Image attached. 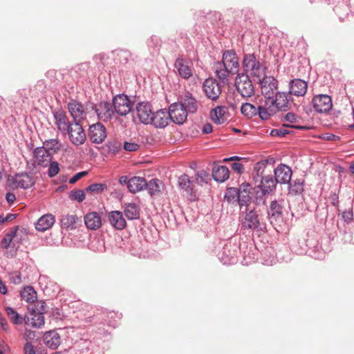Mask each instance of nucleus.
Masks as SVG:
<instances>
[{
  "label": "nucleus",
  "instance_id": "19",
  "mask_svg": "<svg viewBox=\"0 0 354 354\" xmlns=\"http://www.w3.org/2000/svg\"><path fill=\"white\" fill-rule=\"evenodd\" d=\"M313 108L318 113H326L332 108V100L327 95H318L313 99Z\"/></svg>",
  "mask_w": 354,
  "mask_h": 354
},
{
  "label": "nucleus",
  "instance_id": "28",
  "mask_svg": "<svg viewBox=\"0 0 354 354\" xmlns=\"http://www.w3.org/2000/svg\"><path fill=\"white\" fill-rule=\"evenodd\" d=\"M53 115L57 129L63 133H65L70 128L71 123L68 121L66 113L63 111H57Z\"/></svg>",
  "mask_w": 354,
  "mask_h": 354
},
{
  "label": "nucleus",
  "instance_id": "33",
  "mask_svg": "<svg viewBox=\"0 0 354 354\" xmlns=\"http://www.w3.org/2000/svg\"><path fill=\"white\" fill-rule=\"evenodd\" d=\"M147 181L145 178L134 176L129 179L128 189L131 193H136L145 188Z\"/></svg>",
  "mask_w": 354,
  "mask_h": 354
},
{
  "label": "nucleus",
  "instance_id": "64",
  "mask_svg": "<svg viewBox=\"0 0 354 354\" xmlns=\"http://www.w3.org/2000/svg\"><path fill=\"white\" fill-rule=\"evenodd\" d=\"M6 198L8 203L11 204L13 203L14 201L16 200V196L14 194L8 192L6 195Z\"/></svg>",
  "mask_w": 354,
  "mask_h": 354
},
{
  "label": "nucleus",
  "instance_id": "45",
  "mask_svg": "<svg viewBox=\"0 0 354 354\" xmlns=\"http://www.w3.org/2000/svg\"><path fill=\"white\" fill-rule=\"evenodd\" d=\"M288 127L296 128V129H302L303 128L302 127H297V126H294V125L290 126V125L283 124V127H281V128L274 129L271 130L270 136H274H274L281 137V138L284 137L286 135L290 133V131L287 129ZM305 128L308 129V127H305Z\"/></svg>",
  "mask_w": 354,
  "mask_h": 354
},
{
  "label": "nucleus",
  "instance_id": "6",
  "mask_svg": "<svg viewBox=\"0 0 354 354\" xmlns=\"http://www.w3.org/2000/svg\"><path fill=\"white\" fill-rule=\"evenodd\" d=\"M239 251V245L230 240L224 245L222 250L218 254V256L220 261L224 265L234 264L236 262Z\"/></svg>",
  "mask_w": 354,
  "mask_h": 354
},
{
  "label": "nucleus",
  "instance_id": "48",
  "mask_svg": "<svg viewBox=\"0 0 354 354\" xmlns=\"http://www.w3.org/2000/svg\"><path fill=\"white\" fill-rule=\"evenodd\" d=\"M107 189V185L105 183H93L86 188V192L101 193Z\"/></svg>",
  "mask_w": 354,
  "mask_h": 354
},
{
  "label": "nucleus",
  "instance_id": "5",
  "mask_svg": "<svg viewBox=\"0 0 354 354\" xmlns=\"http://www.w3.org/2000/svg\"><path fill=\"white\" fill-rule=\"evenodd\" d=\"M261 104L258 105H254L251 103L243 104L241 108V113L248 118L258 115L262 120H268L269 115L268 110L266 109L265 100H261Z\"/></svg>",
  "mask_w": 354,
  "mask_h": 354
},
{
  "label": "nucleus",
  "instance_id": "44",
  "mask_svg": "<svg viewBox=\"0 0 354 354\" xmlns=\"http://www.w3.org/2000/svg\"><path fill=\"white\" fill-rule=\"evenodd\" d=\"M41 147L46 149L48 152L52 151L53 152L56 153L60 150L62 144L60 140L57 138L48 139L43 142V146Z\"/></svg>",
  "mask_w": 354,
  "mask_h": 354
},
{
  "label": "nucleus",
  "instance_id": "36",
  "mask_svg": "<svg viewBox=\"0 0 354 354\" xmlns=\"http://www.w3.org/2000/svg\"><path fill=\"white\" fill-rule=\"evenodd\" d=\"M226 107L219 106L212 109L210 113L211 119L216 124H223L226 120L225 114L226 113Z\"/></svg>",
  "mask_w": 354,
  "mask_h": 354
},
{
  "label": "nucleus",
  "instance_id": "47",
  "mask_svg": "<svg viewBox=\"0 0 354 354\" xmlns=\"http://www.w3.org/2000/svg\"><path fill=\"white\" fill-rule=\"evenodd\" d=\"M68 197L71 201L81 203L85 199V194L82 189H74L70 192Z\"/></svg>",
  "mask_w": 354,
  "mask_h": 354
},
{
  "label": "nucleus",
  "instance_id": "56",
  "mask_svg": "<svg viewBox=\"0 0 354 354\" xmlns=\"http://www.w3.org/2000/svg\"><path fill=\"white\" fill-rule=\"evenodd\" d=\"M124 149L127 151H136L138 149L139 145L136 142H125Z\"/></svg>",
  "mask_w": 354,
  "mask_h": 354
},
{
  "label": "nucleus",
  "instance_id": "4",
  "mask_svg": "<svg viewBox=\"0 0 354 354\" xmlns=\"http://www.w3.org/2000/svg\"><path fill=\"white\" fill-rule=\"evenodd\" d=\"M239 222L243 230L262 232L266 230V224L261 221L257 212L253 208H245L240 212Z\"/></svg>",
  "mask_w": 354,
  "mask_h": 354
},
{
  "label": "nucleus",
  "instance_id": "29",
  "mask_svg": "<svg viewBox=\"0 0 354 354\" xmlns=\"http://www.w3.org/2000/svg\"><path fill=\"white\" fill-rule=\"evenodd\" d=\"M44 343L51 349L57 348L60 343L61 339L59 333L55 330H50L43 335Z\"/></svg>",
  "mask_w": 354,
  "mask_h": 354
},
{
  "label": "nucleus",
  "instance_id": "21",
  "mask_svg": "<svg viewBox=\"0 0 354 354\" xmlns=\"http://www.w3.org/2000/svg\"><path fill=\"white\" fill-rule=\"evenodd\" d=\"M178 102L187 113H194L197 111L198 102L193 95L189 92L185 93L178 98Z\"/></svg>",
  "mask_w": 354,
  "mask_h": 354
},
{
  "label": "nucleus",
  "instance_id": "3",
  "mask_svg": "<svg viewBox=\"0 0 354 354\" xmlns=\"http://www.w3.org/2000/svg\"><path fill=\"white\" fill-rule=\"evenodd\" d=\"M242 67L243 73L250 75L253 77H257L260 80L266 75L267 68L260 61V58L255 53L245 54L242 61Z\"/></svg>",
  "mask_w": 354,
  "mask_h": 354
},
{
  "label": "nucleus",
  "instance_id": "8",
  "mask_svg": "<svg viewBox=\"0 0 354 354\" xmlns=\"http://www.w3.org/2000/svg\"><path fill=\"white\" fill-rule=\"evenodd\" d=\"M133 103L127 95L119 94L115 95L112 100V106L114 113L124 116L132 110Z\"/></svg>",
  "mask_w": 354,
  "mask_h": 354
},
{
  "label": "nucleus",
  "instance_id": "2",
  "mask_svg": "<svg viewBox=\"0 0 354 354\" xmlns=\"http://www.w3.org/2000/svg\"><path fill=\"white\" fill-rule=\"evenodd\" d=\"M265 102L270 118L278 111H289L291 109L293 99L288 92L278 91L272 99L265 100Z\"/></svg>",
  "mask_w": 354,
  "mask_h": 354
},
{
  "label": "nucleus",
  "instance_id": "59",
  "mask_svg": "<svg viewBox=\"0 0 354 354\" xmlns=\"http://www.w3.org/2000/svg\"><path fill=\"white\" fill-rule=\"evenodd\" d=\"M87 174V171H81L75 174L73 177L69 179V183L74 184L78 180Z\"/></svg>",
  "mask_w": 354,
  "mask_h": 354
},
{
  "label": "nucleus",
  "instance_id": "17",
  "mask_svg": "<svg viewBox=\"0 0 354 354\" xmlns=\"http://www.w3.org/2000/svg\"><path fill=\"white\" fill-rule=\"evenodd\" d=\"M68 109L74 122H80L86 117V108L84 104L76 100H71L68 104Z\"/></svg>",
  "mask_w": 354,
  "mask_h": 354
},
{
  "label": "nucleus",
  "instance_id": "50",
  "mask_svg": "<svg viewBox=\"0 0 354 354\" xmlns=\"http://www.w3.org/2000/svg\"><path fill=\"white\" fill-rule=\"evenodd\" d=\"M117 57L121 64H127L131 57V53L127 50H119L117 51Z\"/></svg>",
  "mask_w": 354,
  "mask_h": 354
},
{
  "label": "nucleus",
  "instance_id": "30",
  "mask_svg": "<svg viewBox=\"0 0 354 354\" xmlns=\"http://www.w3.org/2000/svg\"><path fill=\"white\" fill-rule=\"evenodd\" d=\"M55 216L51 214H46L41 216L35 223V229L39 232H44L54 225Z\"/></svg>",
  "mask_w": 354,
  "mask_h": 354
},
{
  "label": "nucleus",
  "instance_id": "31",
  "mask_svg": "<svg viewBox=\"0 0 354 354\" xmlns=\"http://www.w3.org/2000/svg\"><path fill=\"white\" fill-rule=\"evenodd\" d=\"M277 183L276 180H274L271 175H267L261 176V178L256 185L268 194H272L275 191Z\"/></svg>",
  "mask_w": 354,
  "mask_h": 354
},
{
  "label": "nucleus",
  "instance_id": "37",
  "mask_svg": "<svg viewBox=\"0 0 354 354\" xmlns=\"http://www.w3.org/2000/svg\"><path fill=\"white\" fill-rule=\"evenodd\" d=\"M178 185L188 196L193 195V182L187 174H183L178 178Z\"/></svg>",
  "mask_w": 354,
  "mask_h": 354
},
{
  "label": "nucleus",
  "instance_id": "18",
  "mask_svg": "<svg viewBox=\"0 0 354 354\" xmlns=\"http://www.w3.org/2000/svg\"><path fill=\"white\" fill-rule=\"evenodd\" d=\"M44 302H41V309L38 313H35V310L31 312L30 316H26L24 319V324L30 325L34 328H40L44 325L45 319L44 316Z\"/></svg>",
  "mask_w": 354,
  "mask_h": 354
},
{
  "label": "nucleus",
  "instance_id": "62",
  "mask_svg": "<svg viewBox=\"0 0 354 354\" xmlns=\"http://www.w3.org/2000/svg\"><path fill=\"white\" fill-rule=\"evenodd\" d=\"M212 131V126L210 123H206L202 128V132L204 134H209Z\"/></svg>",
  "mask_w": 354,
  "mask_h": 354
},
{
  "label": "nucleus",
  "instance_id": "55",
  "mask_svg": "<svg viewBox=\"0 0 354 354\" xmlns=\"http://www.w3.org/2000/svg\"><path fill=\"white\" fill-rule=\"evenodd\" d=\"M342 218L346 223H350L353 219V212L352 210L344 211L342 214Z\"/></svg>",
  "mask_w": 354,
  "mask_h": 354
},
{
  "label": "nucleus",
  "instance_id": "60",
  "mask_svg": "<svg viewBox=\"0 0 354 354\" xmlns=\"http://www.w3.org/2000/svg\"><path fill=\"white\" fill-rule=\"evenodd\" d=\"M232 169L237 174H242L244 171V167L242 164L239 162H234L231 165Z\"/></svg>",
  "mask_w": 354,
  "mask_h": 354
},
{
  "label": "nucleus",
  "instance_id": "40",
  "mask_svg": "<svg viewBox=\"0 0 354 354\" xmlns=\"http://www.w3.org/2000/svg\"><path fill=\"white\" fill-rule=\"evenodd\" d=\"M124 213L129 220L138 219L140 216V208L134 203H128L124 206Z\"/></svg>",
  "mask_w": 354,
  "mask_h": 354
},
{
  "label": "nucleus",
  "instance_id": "7",
  "mask_svg": "<svg viewBox=\"0 0 354 354\" xmlns=\"http://www.w3.org/2000/svg\"><path fill=\"white\" fill-rule=\"evenodd\" d=\"M235 86L238 92L243 97H250L254 93V86L249 75L245 73H238L235 78Z\"/></svg>",
  "mask_w": 354,
  "mask_h": 354
},
{
  "label": "nucleus",
  "instance_id": "63",
  "mask_svg": "<svg viewBox=\"0 0 354 354\" xmlns=\"http://www.w3.org/2000/svg\"><path fill=\"white\" fill-rule=\"evenodd\" d=\"M285 120H286V121L291 122V123L295 122H296V115L293 113L288 112L285 115Z\"/></svg>",
  "mask_w": 354,
  "mask_h": 354
},
{
  "label": "nucleus",
  "instance_id": "24",
  "mask_svg": "<svg viewBox=\"0 0 354 354\" xmlns=\"http://www.w3.org/2000/svg\"><path fill=\"white\" fill-rule=\"evenodd\" d=\"M174 66L179 75L183 79H189L193 75L192 68L189 66V62L182 57L176 59Z\"/></svg>",
  "mask_w": 354,
  "mask_h": 354
},
{
  "label": "nucleus",
  "instance_id": "9",
  "mask_svg": "<svg viewBox=\"0 0 354 354\" xmlns=\"http://www.w3.org/2000/svg\"><path fill=\"white\" fill-rule=\"evenodd\" d=\"M261 84V94L264 100L272 99L277 93L278 81L272 76L264 75L259 80Z\"/></svg>",
  "mask_w": 354,
  "mask_h": 354
},
{
  "label": "nucleus",
  "instance_id": "15",
  "mask_svg": "<svg viewBox=\"0 0 354 354\" xmlns=\"http://www.w3.org/2000/svg\"><path fill=\"white\" fill-rule=\"evenodd\" d=\"M308 82L301 79L295 78L290 81L288 84V93L296 97L304 96L308 90Z\"/></svg>",
  "mask_w": 354,
  "mask_h": 354
},
{
  "label": "nucleus",
  "instance_id": "43",
  "mask_svg": "<svg viewBox=\"0 0 354 354\" xmlns=\"http://www.w3.org/2000/svg\"><path fill=\"white\" fill-rule=\"evenodd\" d=\"M5 310L10 321L14 324L19 325L24 322L25 317L21 316L14 308L6 307Z\"/></svg>",
  "mask_w": 354,
  "mask_h": 354
},
{
  "label": "nucleus",
  "instance_id": "27",
  "mask_svg": "<svg viewBox=\"0 0 354 354\" xmlns=\"http://www.w3.org/2000/svg\"><path fill=\"white\" fill-rule=\"evenodd\" d=\"M84 223L88 229L95 230L102 225L101 216L95 212H88L84 216Z\"/></svg>",
  "mask_w": 354,
  "mask_h": 354
},
{
  "label": "nucleus",
  "instance_id": "52",
  "mask_svg": "<svg viewBox=\"0 0 354 354\" xmlns=\"http://www.w3.org/2000/svg\"><path fill=\"white\" fill-rule=\"evenodd\" d=\"M109 150L114 153L118 152L121 149V143L115 140L109 141L106 145Z\"/></svg>",
  "mask_w": 354,
  "mask_h": 354
},
{
  "label": "nucleus",
  "instance_id": "54",
  "mask_svg": "<svg viewBox=\"0 0 354 354\" xmlns=\"http://www.w3.org/2000/svg\"><path fill=\"white\" fill-rule=\"evenodd\" d=\"M239 192V190H238L236 188H229L227 191L225 198L230 201L231 199L234 198L235 196L237 197Z\"/></svg>",
  "mask_w": 354,
  "mask_h": 354
},
{
  "label": "nucleus",
  "instance_id": "22",
  "mask_svg": "<svg viewBox=\"0 0 354 354\" xmlns=\"http://www.w3.org/2000/svg\"><path fill=\"white\" fill-rule=\"evenodd\" d=\"M95 112L99 119L103 121H108L114 115V111L112 104L104 101L95 106Z\"/></svg>",
  "mask_w": 354,
  "mask_h": 354
},
{
  "label": "nucleus",
  "instance_id": "35",
  "mask_svg": "<svg viewBox=\"0 0 354 354\" xmlns=\"http://www.w3.org/2000/svg\"><path fill=\"white\" fill-rule=\"evenodd\" d=\"M212 177L217 182H225L230 176L229 169L225 166L215 167L212 169Z\"/></svg>",
  "mask_w": 354,
  "mask_h": 354
},
{
  "label": "nucleus",
  "instance_id": "53",
  "mask_svg": "<svg viewBox=\"0 0 354 354\" xmlns=\"http://www.w3.org/2000/svg\"><path fill=\"white\" fill-rule=\"evenodd\" d=\"M290 189L291 192L296 194L300 193L303 191V182L298 180L294 184H290Z\"/></svg>",
  "mask_w": 354,
  "mask_h": 354
},
{
  "label": "nucleus",
  "instance_id": "14",
  "mask_svg": "<svg viewBox=\"0 0 354 354\" xmlns=\"http://www.w3.org/2000/svg\"><path fill=\"white\" fill-rule=\"evenodd\" d=\"M88 136L93 143L100 144L106 138V130L101 123L91 125L88 128Z\"/></svg>",
  "mask_w": 354,
  "mask_h": 354
},
{
  "label": "nucleus",
  "instance_id": "39",
  "mask_svg": "<svg viewBox=\"0 0 354 354\" xmlns=\"http://www.w3.org/2000/svg\"><path fill=\"white\" fill-rule=\"evenodd\" d=\"M78 217L75 214H65L61 218V227L66 230H73L76 228V223Z\"/></svg>",
  "mask_w": 354,
  "mask_h": 354
},
{
  "label": "nucleus",
  "instance_id": "41",
  "mask_svg": "<svg viewBox=\"0 0 354 354\" xmlns=\"http://www.w3.org/2000/svg\"><path fill=\"white\" fill-rule=\"evenodd\" d=\"M252 198V197L250 196V193L248 192H243L241 190H239L237 196V200L240 206V212L244 210L245 208H249Z\"/></svg>",
  "mask_w": 354,
  "mask_h": 354
},
{
  "label": "nucleus",
  "instance_id": "46",
  "mask_svg": "<svg viewBox=\"0 0 354 354\" xmlns=\"http://www.w3.org/2000/svg\"><path fill=\"white\" fill-rule=\"evenodd\" d=\"M160 185L161 183L160 180L156 178H153L147 183V185L145 186V188L148 190V192L151 196H153L160 192Z\"/></svg>",
  "mask_w": 354,
  "mask_h": 354
},
{
  "label": "nucleus",
  "instance_id": "42",
  "mask_svg": "<svg viewBox=\"0 0 354 354\" xmlns=\"http://www.w3.org/2000/svg\"><path fill=\"white\" fill-rule=\"evenodd\" d=\"M21 297L26 301L32 303L37 299V292L31 286H27L20 291Z\"/></svg>",
  "mask_w": 354,
  "mask_h": 354
},
{
  "label": "nucleus",
  "instance_id": "57",
  "mask_svg": "<svg viewBox=\"0 0 354 354\" xmlns=\"http://www.w3.org/2000/svg\"><path fill=\"white\" fill-rule=\"evenodd\" d=\"M10 280L15 284H19L21 282V276L19 272H13L10 274Z\"/></svg>",
  "mask_w": 354,
  "mask_h": 354
},
{
  "label": "nucleus",
  "instance_id": "10",
  "mask_svg": "<svg viewBox=\"0 0 354 354\" xmlns=\"http://www.w3.org/2000/svg\"><path fill=\"white\" fill-rule=\"evenodd\" d=\"M70 141L76 146L84 143L86 136L82 125L77 122L71 123V127L66 132Z\"/></svg>",
  "mask_w": 354,
  "mask_h": 354
},
{
  "label": "nucleus",
  "instance_id": "26",
  "mask_svg": "<svg viewBox=\"0 0 354 354\" xmlns=\"http://www.w3.org/2000/svg\"><path fill=\"white\" fill-rule=\"evenodd\" d=\"M108 218L111 225L116 230H122L127 225L123 214L120 211L111 212L109 214Z\"/></svg>",
  "mask_w": 354,
  "mask_h": 354
},
{
  "label": "nucleus",
  "instance_id": "32",
  "mask_svg": "<svg viewBox=\"0 0 354 354\" xmlns=\"http://www.w3.org/2000/svg\"><path fill=\"white\" fill-rule=\"evenodd\" d=\"M13 183L16 187L28 189L34 185L32 178L26 173L17 174L13 178Z\"/></svg>",
  "mask_w": 354,
  "mask_h": 354
},
{
  "label": "nucleus",
  "instance_id": "20",
  "mask_svg": "<svg viewBox=\"0 0 354 354\" xmlns=\"http://www.w3.org/2000/svg\"><path fill=\"white\" fill-rule=\"evenodd\" d=\"M274 178L277 183H289L292 174L290 167L284 164L279 165L274 170Z\"/></svg>",
  "mask_w": 354,
  "mask_h": 354
},
{
  "label": "nucleus",
  "instance_id": "49",
  "mask_svg": "<svg viewBox=\"0 0 354 354\" xmlns=\"http://www.w3.org/2000/svg\"><path fill=\"white\" fill-rule=\"evenodd\" d=\"M209 180V176L207 172L204 170H201L197 172L196 182L197 184L200 185H203V184H207L208 180Z\"/></svg>",
  "mask_w": 354,
  "mask_h": 354
},
{
  "label": "nucleus",
  "instance_id": "61",
  "mask_svg": "<svg viewBox=\"0 0 354 354\" xmlns=\"http://www.w3.org/2000/svg\"><path fill=\"white\" fill-rule=\"evenodd\" d=\"M24 348L25 354H35L34 348L30 342H26Z\"/></svg>",
  "mask_w": 354,
  "mask_h": 354
},
{
  "label": "nucleus",
  "instance_id": "13",
  "mask_svg": "<svg viewBox=\"0 0 354 354\" xmlns=\"http://www.w3.org/2000/svg\"><path fill=\"white\" fill-rule=\"evenodd\" d=\"M283 205L279 201H272L268 209V218L270 223L274 225L283 221Z\"/></svg>",
  "mask_w": 354,
  "mask_h": 354
},
{
  "label": "nucleus",
  "instance_id": "11",
  "mask_svg": "<svg viewBox=\"0 0 354 354\" xmlns=\"http://www.w3.org/2000/svg\"><path fill=\"white\" fill-rule=\"evenodd\" d=\"M203 91L207 98L216 100L221 93V87L216 80L207 78L203 83Z\"/></svg>",
  "mask_w": 354,
  "mask_h": 354
},
{
  "label": "nucleus",
  "instance_id": "34",
  "mask_svg": "<svg viewBox=\"0 0 354 354\" xmlns=\"http://www.w3.org/2000/svg\"><path fill=\"white\" fill-rule=\"evenodd\" d=\"M269 195L270 194L256 185L252 193V201L256 205H265Z\"/></svg>",
  "mask_w": 354,
  "mask_h": 354
},
{
  "label": "nucleus",
  "instance_id": "23",
  "mask_svg": "<svg viewBox=\"0 0 354 354\" xmlns=\"http://www.w3.org/2000/svg\"><path fill=\"white\" fill-rule=\"evenodd\" d=\"M169 120L168 111L166 109H160L153 113L149 124L157 128H164L168 125Z\"/></svg>",
  "mask_w": 354,
  "mask_h": 354
},
{
  "label": "nucleus",
  "instance_id": "25",
  "mask_svg": "<svg viewBox=\"0 0 354 354\" xmlns=\"http://www.w3.org/2000/svg\"><path fill=\"white\" fill-rule=\"evenodd\" d=\"M34 158L35 163L41 167L48 166L51 161L52 156L44 147H39L34 150Z\"/></svg>",
  "mask_w": 354,
  "mask_h": 354
},
{
  "label": "nucleus",
  "instance_id": "1",
  "mask_svg": "<svg viewBox=\"0 0 354 354\" xmlns=\"http://www.w3.org/2000/svg\"><path fill=\"white\" fill-rule=\"evenodd\" d=\"M240 68L239 57L234 50H225L221 61L214 63L213 68L221 83L225 84L231 76L238 75Z\"/></svg>",
  "mask_w": 354,
  "mask_h": 354
},
{
  "label": "nucleus",
  "instance_id": "16",
  "mask_svg": "<svg viewBox=\"0 0 354 354\" xmlns=\"http://www.w3.org/2000/svg\"><path fill=\"white\" fill-rule=\"evenodd\" d=\"M136 115L140 122L145 124H149L153 115L151 105L147 102H142L136 107Z\"/></svg>",
  "mask_w": 354,
  "mask_h": 354
},
{
  "label": "nucleus",
  "instance_id": "12",
  "mask_svg": "<svg viewBox=\"0 0 354 354\" xmlns=\"http://www.w3.org/2000/svg\"><path fill=\"white\" fill-rule=\"evenodd\" d=\"M168 113L169 120L175 124H183L187 120V112L178 102L169 106Z\"/></svg>",
  "mask_w": 354,
  "mask_h": 354
},
{
  "label": "nucleus",
  "instance_id": "38",
  "mask_svg": "<svg viewBox=\"0 0 354 354\" xmlns=\"http://www.w3.org/2000/svg\"><path fill=\"white\" fill-rule=\"evenodd\" d=\"M266 167V161H259L254 165L253 171L251 174V178L255 184L258 183L259 180L261 178V176H266V175H264V172Z\"/></svg>",
  "mask_w": 354,
  "mask_h": 354
},
{
  "label": "nucleus",
  "instance_id": "58",
  "mask_svg": "<svg viewBox=\"0 0 354 354\" xmlns=\"http://www.w3.org/2000/svg\"><path fill=\"white\" fill-rule=\"evenodd\" d=\"M149 46L156 48L160 46V40L156 36H152L148 40Z\"/></svg>",
  "mask_w": 354,
  "mask_h": 354
},
{
  "label": "nucleus",
  "instance_id": "51",
  "mask_svg": "<svg viewBox=\"0 0 354 354\" xmlns=\"http://www.w3.org/2000/svg\"><path fill=\"white\" fill-rule=\"evenodd\" d=\"M49 163L50 164L48 169V175L50 178H53L59 171V165L56 161H50Z\"/></svg>",
  "mask_w": 354,
  "mask_h": 354
}]
</instances>
